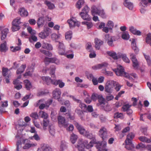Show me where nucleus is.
<instances>
[{
    "label": "nucleus",
    "mask_w": 151,
    "mask_h": 151,
    "mask_svg": "<svg viewBox=\"0 0 151 151\" xmlns=\"http://www.w3.org/2000/svg\"><path fill=\"white\" fill-rule=\"evenodd\" d=\"M17 148L15 151H22V143L20 141H18L16 144Z\"/></svg>",
    "instance_id": "obj_44"
},
{
    "label": "nucleus",
    "mask_w": 151,
    "mask_h": 151,
    "mask_svg": "<svg viewBox=\"0 0 151 151\" xmlns=\"http://www.w3.org/2000/svg\"><path fill=\"white\" fill-rule=\"evenodd\" d=\"M90 8L87 5L84 6L82 12L80 13V15L83 19L88 21L91 19V17L88 14Z\"/></svg>",
    "instance_id": "obj_7"
},
{
    "label": "nucleus",
    "mask_w": 151,
    "mask_h": 151,
    "mask_svg": "<svg viewBox=\"0 0 151 151\" xmlns=\"http://www.w3.org/2000/svg\"><path fill=\"white\" fill-rule=\"evenodd\" d=\"M42 78L44 82H45L47 85H49L50 83L52 84V81H55V79L52 80L50 78L47 76L42 77Z\"/></svg>",
    "instance_id": "obj_26"
},
{
    "label": "nucleus",
    "mask_w": 151,
    "mask_h": 151,
    "mask_svg": "<svg viewBox=\"0 0 151 151\" xmlns=\"http://www.w3.org/2000/svg\"><path fill=\"white\" fill-rule=\"evenodd\" d=\"M146 42L147 44H149L151 46V34L149 33L147 34L146 38Z\"/></svg>",
    "instance_id": "obj_51"
},
{
    "label": "nucleus",
    "mask_w": 151,
    "mask_h": 151,
    "mask_svg": "<svg viewBox=\"0 0 151 151\" xmlns=\"http://www.w3.org/2000/svg\"><path fill=\"white\" fill-rule=\"evenodd\" d=\"M129 31L133 34L140 36L141 35V32L139 30H137L133 26H131L129 27Z\"/></svg>",
    "instance_id": "obj_17"
},
{
    "label": "nucleus",
    "mask_w": 151,
    "mask_h": 151,
    "mask_svg": "<svg viewBox=\"0 0 151 151\" xmlns=\"http://www.w3.org/2000/svg\"><path fill=\"white\" fill-rule=\"evenodd\" d=\"M134 134L132 133H129L127 135L125 141L126 144L125 148L128 150H132L134 148V146L132 143V140L134 137Z\"/></svg>",
    "instance_id": "obj_4"
},
{
    "label": "nucleus",
    "mask_w": 151,
    "mask_h": 151,
    "mask_svg": "<svg viewBox=\"0 0 151 151\" xmlns=\"http://www.w3.org/2000/svg\"><path fill=\"white\" fill-rule=\"evenodd\" d=\"M8 50V48L6 46V41L1 44L0 46V50L2 52H5Z\"/></svg>",
    "instance_id": "obj_27"
},
{
    "label": "nucleus",
    "mask_w": 151,
    "mask_h": 151,
    "mask_svg": "<svg viewBox=\"0 0 151 151\" xmlns=\"http://www.w3.org/2000/svg\"><path fill=\"white\" fill-rule=\"evenodd\" d=\"M138 139L143 142L147 143H150L151 142V139H149L145 136L140 137L138 138Z\"/></svg>",
    "instance_id": "obj_31"
},
{
    "label": "nucleus",
    "mask_w": 151,
    "mask_h": 151,
    "mask_svg": "<svg viewBox=\"0 0 151 151\" xmlns=\"http://www.w3.org/2000/svg\"><path fill=\"white\" fill-rule=\"evenodd\" d=\"M29 40L30 42H32V41L36 42L37 40V37L35 35H32L29 38Z\"/></svg>",
    "instance_id": "obj_54"
},
{
    "label": "nucleus",
    "mask_w": 151,
    "mask_h": 151,
    "mask_svg": "<svg viewBox=\"0 0 151 151\" xmlns=\"http://www.w3.org/2000/svg\"><path fill=\"white\" fill-rule=\"evenodd\" d=\"M15 21L12 22V31L15 32L19 30L20 29L19 26H17V25H15Z\"/></svg>",
    "instance_id": "obj_45"
},
{
    "label": "nucleus",
    "mask_w": 151,
    "mask_h": 151,
    "mask_svg": "<svg viewBox=\"0 0 151 151\" xmlns=\"http://www.w3.org/2000/svg\"><path fill=\"white\" fill-rule=\"evenodd\" d=\"M17 80H15L13 81V84L15 85V88L17 90L20 89L22 88V86L21 84H18L17 82Z\"/></svg>",
    "instance_id": "obj_53"
},
{
    "label": "nucleus",
    "mask_w": 151,
    "mask_h": 151,
    "mask_svg": "<svg viewBox=\"0 0 151 151\" xmlns=\"http://www.w3.org/2000/svg\"><path fill=\"white\" fill-rule=\"evenodd\" d=\"M144 56L148 65H150L151 64V61L150 56L148 55H147L145 54H144Z\"/></svg>",
    "instance_id": "obj_59"
},
{
    "label": "nucleus",
    "mask_w": 151,
    "mask_h": 151,
    "mask_svg": "<svg viewBox=\"0 0 151 151\" xmlns=\"http://www.w3.org/2000/svg\"><path fill=\"white\" fill-rule=\"evenodd\" d=\"M42 47L48 50H52L53 49L52 47L51 44L47 43H43Z\"/></svg>",
    "instance_id": "obj_33"
},
{
    "label": "nucleus",
    "mask_w": 151,
    "mask_h": 151,
    "mask_svg": "<svg viewBox=\"0 0 151 151\" xmlns=\"http://www.w3.org/2000/svg\"><path fill=\"white\" fill-rule=\"evenodd\" d=\"M108 132L106 129L104 127H102L99 132V135L103 140L108 137Z\"/></svg>",
    "instance_id": "obj_10"
},
{
    "label": "nucleus",
    "mask_w": 151,
    "mask_h": 151,
    "mask_svg": "<svg viewBox=\"0 0 151 151\" xmlns=\"http://www.w3.org/2000/svg\"><path fill=\"white\" fill-rule=\"evenodd\" d=\"M112 70L116 75L119 76H124L131 81H133L132 77L134 78H137V75L135 73L129 74L125 72L122 67H117L116 68L113 69Z\"/></svg>",
    "instance_id": "obj_2"
},
{
    "label": "nucleus",
    "mask_w": 151,
    "mask_h": 151,
    "mask_svg": "<svg viewBox=\"0 0 151 151\" xmlns=\"http://www.w3.org/2000/svg\"><path fill=\"white\" fill-rule=\"evenodd\" d=\"M106 142L103 140L101 142L98 143L96 147L100 151H101L105 150H108L106 149Z\"/></svg>",
    "instance_id": "obj_14"
},
{
    "label": "nucleus",
    "mask_w": 151,
    "mask_h": 151,
    "mask_svg": "<svg viewBox=\"0 0 151 151\" xmlns=\"http://www.w3.org/2000/svg\"><path fill=\"white\" fill-rule=\"evenodd\" d=\"M91 12L92 15H98L103 18L106 17L105 13L103 9H101L100 6L93 5L91 8Z\"/></svg>",
    "instance_id": "obj_3"
},
{
    "label": "nucleus",
    "mask_w": 151,
    "mask_h": 151,
    "mask_svg": "<svg viewBox=\"0 0 151 151\" xmlns=\"http://www.w3.org/2000/svg\"><path fill=\"white\" fill-rule=\"evenodd\" d=\"M37 24L39 28L42 27L44 24V18L42 17H40L37 21Z\"/></svg>",
    "instance_id": "obj_29"
},
{
    "label": "nucleus",
    "mask_w": 151,
    "mask_h": 151,
    "mask_svg": "<svg viewBox=\"0 0 151 151\" xmlns=\"http://www.w3.org/2000/svg\"><path fill=\"white\" fill-rule=\"evenodd\" d=\"M98 99L101 106H103V105H105L104 99L102 95H99L98 96Z\"/></svg>",
    "instance_id": "obj_40"
},
{
    "label": "nucleus",
    "mask_w": 151,
    "mask_h": 151,
    "mask_svg": "<svg viewBox=\"0 0 151 151\" xmlns=\"http://www.w3.org/2000/svg\"><path fill=\"white\" fill-rule=\"evenodd\" d=\"M124 116L123 114L122 113L117 112L114 114V118H119L121 119H122L124 118Z\"/></svg>",
    "instance_id": "obj_48"
},
{
    "label": "nucleus",
    "mask_w": 151,
    "mask_h": 151,
    "mask_svg": "<svg viewBox=\"0 0 151 151\" xmlns=\"http://www.w3.org/2000/svg\"><path fill=\"white\" fill-rule=\"evenodd\" d=\"M61 94V90L59 88L55 89L53 92V96L54 99H57L61 104H63L62 101L60 99Z\"/></svg>",
    "instance_id": "obj_11"
},
{
    "label": "nucleus",
    "mask_w": 151,
    "mask_h": 151,
    "mask_svg": "<svg viewBox=\"0 0 151 151\" xmlns=\"http://www.w3.org/2000/svg\"><path fill=\"white\" fill-rule=\"evenodd\" d=\"M77 139V136L75 134L73 133L70 135V140L73 144H74L75 143Z\"/></svg>",
    "instance_id": "obj_36"
},
{
    "label": "nucleus",
    "mask_w": 151,
    "mask_h": 151,
    "mask_svg": "<svg viewBox=\"0 0 151 151\" xmlns=\"http://www.w3.org/2000/svg\"><path fill=\"white\" fill-rule=\"evenodd\" d=\"M58 123L60 127L66 128L68 125V124L66 122L65 118L61 116H59L58 118Z\"/></svg>",
    "instance_id": "obj_8"
},
{
    "label": "nucleus",
    "mask_w": 151,
    "mask_h": 151,
    "mask_svg": "<svg viewBox=\"0 0 151 151\" xmlns=\"http://www.w3.org/2000/svg\"><path fill=\"white\" fill-rule=\"evenodd\" d=\"M24 82L25 87L27 90H29L32 88V85L31 83L28 80H24Z\"/></svg>",
    "instance_id": "obj_37"
},
{
    "label": "nucleus",
    "mask_w": 151,
    "mask_h": 151,
    "mask_svg": "<svg viewBox=\"0 0 151 151\" xmlns=\"http://www.w3.org/2000/svg\"><path fill=\"white\" fill-rule=\"evenodd\" d=\"M82 24L83 25H86L88 29L91 28L93 26L92 23L91 22L84 21L82 22Z\"/></svg>",
    "instance_id": "obj_43"
},
{
    "label": "nucleus",
    "mask_w": 151,
    "mask_h": 151,
    "mask_svg": "<svg viewBox=\"0 0 151 151\" xmlns=\"http://www.w3.org/2000/svg\"><path fill=\"white\" fill-rule=\"evenodd\" d=\"M116 82L113 80L108 81L105 85V91L108 93H112L114 90V85Z\"/></svg>",
    "instance_id": "obj_6"
},
{
    "label": "nucleus",
    "mask_w": 151,
    "mask_h": 151,
    "mask_svg": "<svg viewBox=\"0 0 151 151\" xmlns=\"http://www.w3.org/2000/svg\"><path fill=\"white\" fill-rule=\"evenodd\" d=\"M86 49L89 52L93 51V49L92 47V45L91 43L88 42L86 44Z\"/></svg>",
    "instance_id": "obj_55"
},
{
    "label": "nucleus",
    "mask_w": 151,
    "mask_h": 151,
    "mask_svg": "<svg viewBox=\"0 0 151 151\" xmlns=\"http://www.w3.org/2000/svg\"><path fill=\"white\" fill-rule=\"evenodd\" d=\"M67 22L69 24L70 28L73 27L75 26L79 27V24L78 25L76 24V20L75 18H72L68 20L67 21Z\"/></svg>",
    "instance_id": "obj_20"
},
{
    "label": "nucleus",
    "mask_w": 151,
    "mask_h": 151,
    "mask_svg": "<svg viewBox=\"0 0 151 151\" xmlns=\"http://www.w3.org/2000/svg\"><path fill=\"white\" fill-rule=\"evenodd\" d=\"M49 33L47 29H44L39 34V37L42 39H45L49 36Z\"/></svg>",
    "instance_id": "obj_16"
},
{
    "label": "nucleus",
    "mask_w": 151,
    "mask_h": 151,
    "mask_svg": "<svg viewBox=\"0 0 151 151\" xmlns=\"http://www.w3.org/2000/svg\"><path fill=\"white\" fill-rule=\"evenodd\" d=\"M42 149L43 151H52V149L50 147L45 145L42 147Z\"/></svg>",
    "instance_id": "obj_49"
},
{
    "label": "nucleus",
    "mask_w": 151,
    "mask_h": 151,
    "mask_svg": "<svg viewBox=\"0 0 151 151\" xmlns=\"http://www.w3.org/2000/svg\"><path fill=\"white\" fill-rule=\"evenodd\" d=\"M24 67H19L17 71V73L18 74L21 73L24 71Z\"/></svg>",
    "instance_id": "obj_63"
},
{
    "label": "nucleus",
    "mask_w": 151,
    "mask_h": 151,
    "mask_svg": "<svg viewBox=\"0 0 151 151\" xmlns=\"http://www.w3.org/2000/svg\"><path fill=\"white\" fill-rule=\"evenodd\" d=\"M39 115L41 116V117L45 119H46L48 117L47 114L42 111H40L39 113Z\"/></svg>",
    "instance_id": "obj_47"
},
{
    "label": "nucleus",
    "mask_w": 151,
    "mask_h": 151,
    "mask_svg": "<svg viewBox=\"0 0 151 151\" xmlns=\"http://www.w3.org/2000/svg\"><path fill=\"white\" fill-rule=\"evenodd\" d=\"M19 12L21 16L23 17H26L28 16V13L24 8H21L19 9Z\"/></svg>",
    "instance_id": "obj_28"
},
{
    "label": "nucleus",
    "mask_w": 151,
    "mask_h": 151,
    "mask_svg": "<svg viewBox=\"0 0 151 151\" xmlns=\"http://www.w3.org/2000/svg\"><path fill=\"white\" fill-rule=\"evenodd\" d=\"M43 122V128L44 130H45L46 129V127L49 124V121L47 120H44Z\"/></svg>",
    "instance_id": "obj_61"
},
{
    "label": "nucleus",
    "mask_w": 151,
    "mask_h": 151,
    "mask_svg": "<svg viewBox=\"0 0 151 151\" xmlns=\"http://www.w3.org/2000/svg\"><path fill=\"white\" fill-rule=\"evenodd\" d=\"M96 143V139H94L91 140L89 143L86 140L79 139L78 141L76 147L79 151H86L85 149H90Z\"/></svg>",
    "instance_id": "obj_1"
},
{
    "label": "nucleus",
    "mask_w": 151,
    "mask_h": 151,
    "mask_svg": "<svg viewBox=\"0 0 151 151\" xmlns=\"http://www.w3.org/2000/svg\"><path fill=\"white\" fill-rule=\"evenodd\" d=\"M122 37L123 39L127 40L129 38L130 36L129 34L127 32H124L122 33Z\"/></svg>",
    "instance_id": "obj_42"
},
{
    "label": "nucleus",
    "mask_w": 151,
    "mask_h": 151,
    "mask_svg": "<svg viewBox=\"0 0 151 151\" xmlns=\"http://www.w3.org/2000/svg\"><path fill=\"white\" fill-rule=\"evenodd\" d=\"M124 5L129 9L132 10L133 8V5L132 3L130 2L129 0H123Z\"/></svg>",
    "instance_id": "obj_19"
},
{
    "label": "nucleus",
    "mask_w": 151,
    "mask_h": 151,
    "mask_svg": "<svg viewBox=\"0 0 151 151\" xmlns=\"http://www.w3.org/2000/svg\"><path fill=\"white\" fill-rule=\"evenodd\" d=\"M32 67H29L28 69H29V70L27 71L26 73L25 76V75L27 76H31L32 75V73L33 71V68H32Z\"/></svg>",
    "instance_id": "obj_62"
},
{
    "label": "nucleus",
    "mask_w": 151,
    "mask_h": 151,
    "mask_svg": "<svg viewBox=\"0 0 151 151\" xmlns=\"http://www.w3.org/2000/svg\"><path fill=\"white\" fill-rule=\"evenodd\" d=\"M0 31H1V39L2 40L5 39L8 32L9 29L7 28H4L2 27H0Z\"/></svg>",
    "instance_id": "obj_15"
},
{
    "label": "nucleus",
    "mask_w": 151,
    "mask_h": 151,
    "mask_svg": "<svg viewBox=\"0 0 151 151\" xmlns=\"http://www.w3.org/2000/svg\"><path fill=\"white\" fill-rule=\"evenodd\" d=\"M134 69L136 70L138 72H143L144 71V69L143 67H134Z\"/></svg>",
    "instance_id": "obj_60"
},
{
    "label": "nucleus",
    "mask_w": 151,
    "mask_h": 151,
    "mask_svg": "<svg viewBox=\"0 0 151 151\" xmlns=\"http://www.w3.org/2000/svg\"><path fill=\"white\" fill-rule=\"evenodd\" d=\"M120 57H122L123 60L126 63H129L130 62V60L127 57L126 54H125L118 53Z\"/></svg>",
    "instance_id": "obj_34"
},
{
    "label": "nucleus",
    "mask_w": 151,
    "mask_h": 151,
    "mask_svg": "<svg viewBox=\"0 0 151 151\" xmlns=\"http://www.w3.org/2000/svg\"><path fill=\"white\" fill-rule=\"evenodd\" d=\"M40 52L42 53L49 57L52 56V53L51 52L45 50L41 49Z\"/></svg>",
    "instance_id": "obj_39"
},
{
    "label": "nucleus",
    "mask_w": 151,
    "mask_h": 151,
    "mask_svg": "<svg viewBox=\"0 0 151 151\" xmlns=\"http://www.w3.org/2000/svg\"><path fill=\"white\" fill-rule=\"evenodd\" d=\"M130 56L134 66L139 65V62L136 58L135 55L133 53H130Z\"/></svg>",
    "instance_id": "obj_18"
},
{
    "label": "nucleus",
    "mask_w": 151,
    "mask_h": 151,
    "mask_svg": "<svg viewBox=\"0 0 151 151\" xmlns=\"http://www.w3.org/2000/svg\"><path fill=\"white\" fill-rule=\"evenodd\" d=\"M45 3L50 9L52 10L55 8L54 4L49 1H45Z\"/></svg>",
    "instance_id": "obj_35"
},
{
    "label": "nucleus",
    "mask_w": 151,
    "mask_h": 151,
    "mask_svg": "<svg viewBox=\"0 0 151 151\" xmlns=\"http://www.w3.org/2000/svg\"><path fill=\"white\" fill-rule=\"evenodd\" d=\"M74 124L81 134L83 135L88 138L90 139H92L94 138V135L91 133H89V132L86 131L83 127L81 126L77 122H75Z\"/></svg>",
    "instance_id": "obj_5"
},
{
    "label": "nucleus",
    "mask_w": 151,
    "mask_h": 151,
    "mask_svg": "<svg viewBox=\"0 0 151 151\" xmlns=\"http://www.w3.org/2000/svg\"><path fill=\"white\" fill-rule=\"evenodd\" d=\"M107 68H105L104 70H102V72L108 76H112L113 75V73L112 72L108 71Z\"/></svg>",
    "instance_id": "obj_50"
},
{
    "label": "nucleus",
    "mask_w": 151,
    "mask_h": 151,
    "mask_svg": "<svg viewBox=\"0 0 151 151\" xmlns=\"http://www.w3.org/2000/svg\"><path fill=\"white\" fill-rule=\"evenodd\" d=\"M52 101L51 99H50L47 101V103L45 104L43 103L44 102L43 100H40L38 101L37 105H40V109H42L45 107L48 108L49 105L52 104Z\"/></svg>",
    "instance_id": "obj_12"
},
{
    "label": "nucleus",
    "mask_w": 151,
    "mask_h": 151,
    "mask_svg": "<svg viewBox=\"0 0 151 151\" xmlns=\"http://www.w3.org/2000/svg\"><path fill=\"white\" fill-rule=\"evenodd\" d=\"M28 32L31 35H35L36 34V31L34 30H33L32 27H28L27 28Z\"/></svg>",
    "instance_id": "obj_58"
},
{
    "label": "nucleus",
    "mask_w": 151,
    "mask_h": 151,
    "mask_svg": "<svg viewBox=\"0 0 151 151\" xmlns=\"http://www.w3.org/2000/svg\"><path fill=\"white\" fill-rule=\"evenodd\" d=\"M84 4V0H78L76 4V6L79 9L83 6Z\"/></svg>",
    "instance_id": "obj_30"
},
{
    "label": "nucleus",
    "mask_w": 151,
    "mask_h": 151,
    "mask_svg": "<svg viewBox=\"0 0 151 151\" xmlns=\"http://www.w3.org/2000/svg\"><path fill=\"white\" fill-rule=\"evenodd\" d=\"M67 143L64 141H62L60 145V148L63 150L66 148L67 146Z\"/></svg>",
    "instance_id": "obj_64"
},
{
    "label": "nucleus",
    "mask_w": 151,
    "mask_h": 151,
    "mask_svg": "<svg viewBox=\"0 0 151 151\" xmlns=\"http://www.w3.org/2000/svg\"><path fill=\"white\" fill-rule=\"evenodd\" d=\"M50 63H55L57 65H58L60 63L59 60L55 57L50 58Z\"/></svg>",
    "instance_id": "obj_52"
},
{
    "label": "nucleus",
    "mask_w": 151,
    "mask_h": 151,
    "mask_svg": "<svg viewBox=\"0 0 151 151\" xmlns=\"http://www.w3.org/2000/svg\"><path fill=\"white\" fill-rule=\"evenodd\" d=\"M55 68H52L50 67L49 68H47V67H44L43 68L42 72L44 73H46L47 71H49L50 74L52 76V77L53 78H55Z\"/></svg>",
    "instance_id": "obj_13"
},
{
    "label": "nucleus",
    "mask_w": 151,
    "mask_h": 151,
    "mask_svg": "<svg viewBox=\"0 0 151 151\" xmlns=\"http://www.w3.org/2000/svg\"><path fill=\"white\" fill-rule=\"evenodd\" d=\"M72 32L71 31L66 32L65 34V38L67 40H70L72 37Z\"/></svg>",
    "instance_id": "obj_41"
},
{
    "label": "nucleus",
    "mask_w": 151,
    "mask_h": 151,
    "mask_svg": "<svg viewBox=\"0 0 151 151\" xmlns=\"http://www.w3.org/2000/svg\"><path fill=\"white\" fill-rule=\"evenodd\" d=\"M11 50L13 52H15L19 50H21V47L19 46H17L14 47L13 46H11L10 47Z\"/></svg>",
    "instance_id": "obj_46"
},
{
    "label": "nucleus",
    "mask_w": 151,
    "mask_h": 151,
    "mask_svg": "<svg viewBox=\"0 0 151 151\" xmlns=\"http://www.w3.org/2000/svg\"><path fill=\"white\" fill-rule=\"evenodd\" d=\"M2 74L4 76H6L9 74H11L9 70L6 68H2Z\"/></svg>",
    "instance_id": "obj_38"
},
{
    "label": "nucleus",
    "mask_w": 151,
    "mask_h": 151,
    "mask_svg": "<svg viewBox=\"0 0 151 151\" xmlns=\"http://www.w3.org/2000/svg\"><path fill=\"white\" fill-rule=\"evenodd\" d=\"M107 26L108 27L109 29H112L114 27V23L112 21L109 20L107 24Z\"/></svg>",
    "instance_id": "obj_56"
},
{
    "label": "nucleus",
    "mask_w": 151,
    "mask_h": 151,
    "mask_svg": "<svg viewBox=\"0 0 151 151\" xmlns=\"http://www.w3.org/2000/svg\"><path fill=\"white\" fill-rule=\"evenodd\" d=\"M95 47L98 50L99 49L100 47L103 44V42L101 40L96 38L95 39Z\"/></svg>",
    "instance_id": "obj_21"
},
{
    "label": "nucleus",
    "mask_w": 151,
    "mask_h": 151,
    "mask_svg": "<svg viewBox=\"0 0 151 151\" xmlns=\"http://www.w3.org/2000/svg\"><path fill=\"white\" fill-rule=\"evenodd\" d=\"M140 1L139 5L141 7L147 6L148 3H151V0H139Z\"/></svg>",
    "instance_id": "obj_24"
},
{
    "label": "nucleus",
    "mask_w": 151,
    "mask_h": 151,
    "mask_svg": "<svg viewBox=\"0 0 151 151\" xmlns=\"http://www.w3.org/2000/svg\"><path fill=\"white\" fill-rule=\"evenodd\" d=\"M106 39L107 41L108 44L110 46L113 45V42L114 41V39L112 36H110L109 35H106Z\"/></svg>",
    "instance_id": "obj_23"
},
{
    "label": "nucleus",
    "mask_w": 151,
    "mask_h": 151,
    "mask_svg": "<svg viewBox=\"0 0 151 151\" xmlns=\"http://www.w3.org/2000/svg\"><path fill=\"white\" fill-rule=\"evenodd\" d=\"M37 145V143H26L25 144L23 147V149H27L30 147H33L36 146Z\"/></svg>",
    "instance_id": "obj_32"
},
{
    "label": "nucleus",
    "mask_w": 151,
    "mask_h": 151,
    "mask_svg": "<svg viewBox=\"0 0 151 151\" xmlns=\"http://www.w3.org/2000/svg\"><path fill=\"white\" fill-rule=\"evenodd\" d=\"M49 131L50 134L52 136H54L55 134V130L53 126H50L49 127Z\"/></svg>",
    "instance_id": "obj_57"
},
{
    "label": "nucleus",
    "mask_w": 151,
    "mask_h": 151,
    "mask_svg": "<svg viewBox=\"0 0 151 151\" xmlns=\"http://www.w3.org/2000/svg\"><path fill=\"white\" fill-rule=\"evenodd\" d=\"M107 54L112 58L114 60H117L118 57L116 53L114 51H108L107 52Z\"/></svg>",
    "instance_id": "obj_25"
},
{
    "label": "nucleus",
    "mask_w": 151,
    "mask_h": 151,
    "mask_svg": "<svg viewBox=\"0 0 151 151\" xmlns=\"http://www.w3.org/2000/svg\"><path fill=\"white\" fill-rule=\"evenodd\" d=\"M52 83L53 84L56 86L58 84L60 88L63 87L65 85V83L60 80H55V81H52Z\"/></svg>",
    "instance_id": "obj_22"
},
{
    "label": "nucleus",
    "mask_w": 151,
    "mask_h": 151,
    "mask_svg": "<svg viewBox=\"0 0 151 151\" xmlns=\"http://www.w3.org/2000/svg\"><path fill=\"white\" fill-rule=\"evenodd\" d=\"M58 49V53L59 55L64 56L66 55L65 47L63 42H59Z\"/></svg>",
    "instance_id": "obj_9"
}]
</instances>
